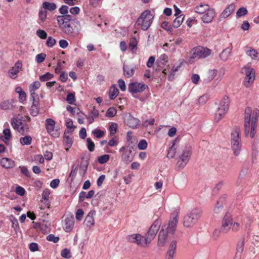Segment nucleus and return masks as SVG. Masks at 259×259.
I'll return each mask as SVG.
<instances>
[{
	"mask_svg": "<svg viewBox=\"0 0 259 259\" xmlns=\"http://www.w3.org/2000/svg\"><path fill=\"white\" fill-rule=\"evenodd\" d=\"M244 239H242L239 240L237 245V253H242L244 249Z\"/></svg>",
	"mask_w": 259,
	"mask_h": 259,
	"instance_id": "obj_42",
	"label": "nucleus"
},
{
	"mask_svg": "<svg viewBox=\"0 0 259 259\" xmlns=\"http://www.w3.org/2000/svg\"><path fill=\"white\" fill-rule=\"evenodd\" d=\"M119 93L118 90L115 85H112L109 90V96L111 100L115 99Z\"/></svg>",
	"mask_w": 259,
	"mask_h": 259,
	"instance_id": "obj_37",
	"label": "nucleus"
},
{
	"mask_svg": "<svg viewBox=\"0 0 259 259\" xmlns=\"http://www.w3.org/2000/svg\"><path fill=\"white\" fill-rule=\"evenodd\" d=\"M128 241L132 243H136L139 246L146 248L149 246V244L146 242V238L144 236L140 234H133L127 237Z\"/></svg>",
	"mask_w": 259,
	"mask_h": 259,
	"instance_id": "obj_11",
	"label": "nucleus"
},
{
	"mask_svg": "<svg viewBox=\"0 0 259 259\" xmlns=\"http://www.w3.org/2000/svg\"><path fill=\"white\" fill-rule=\"evenodd\" d=\"M47 239L49 241H53L54 243H57L59 240V237H56L53 234H50L47 237Z\"/></svg>",
	"mask_w": 259,
	"mask_h": 259,
	"instance_id": "obj_61",
	"label": "nucleus"
},
{
	"mask_svg": "<svg viewBox=\"0 0 259 259\" xmlns=\"http://www.w3.org/2000/svg\"><path fill=\"white\" fill-rule=\"evenodd\" d=\"M215 16V12L214 9L210 8L207 11L202 17V20L204 23H210Z\"/></svg>",
	"mask_w": 259,
	"mask_h": 259,
	"instance_id": "obj_19",
	"label": "nucleus"
},
{
	"mask_svg": "<svg viewBox=\"0 0 259 259\" xmlns=\"http://www.w3.org/2000/svg\"><path fill=\"white\" fill-rule=\"evenodd\" d=\"M240 228V224L237 222H232L231 229L233 232H237Z\"/></svg>",
	"mask_w": 259,
	"mask_h": 259,
	"instance_id": "obj_63",
	"label": "nucleus"
},
{
	"mask_svg": "<svg viewBox=\"0 0 259 259\" xmlns=\"http://www.w3.org/2000/svg\"><path fill=\"white\" fill-rule=\"evenodd\" d=\"M61 256L66 258H69L71 257L70 250L67 248L63 249L61 252Z\"/></svg>",
	"mask_w": 259,
	"mask_h": 259,
	"instance_id": "obj_51",
	"label": "nucleus"
},
{
	"mask_svg": "<svg viewBox=\"0 0 259 259\" xmlns=\"http://www.w3.org/2000/svg\"><path fill=\"white\" fill-rule=\"evenodd\" d=\"M66 101L70 104H73L75 102V95L73 93H69L66 97Z\"/></svg>",
	"mask_w": 259,
	"mask_h": 259,
	"instance_id": "obj_54",
	"label": "nucleus"
},
{
	"mask_svg": "<svg viewBox=\"0 0 259 259\" xmlns=\"http://www.w3.org/2000/svg\"><path fill=\"white\" fill-rule=\"evenodd\" d=\"M88 162L87 161H84V160L81 161V164H80V165L79 167V175L81 177H83L85 175L87 169V168H88Z\"/></svg>",
	"mask_w": 259,
	"mask_h": 259,
	"instance_id": "obj_34",
	"label": "nucleus"
},
{
	"mask_svg": "<svg viewBox=\"0 0 259 259\" xmlns=\"http://www.w3.org/2000/svg\"><path fill=\"white\" fill-rule=\"evenodd\" d=\"M46 128L47 131L52 136L57 137L59 135V132L58 131H54L55 121L51 118H48L46 120Z\"/></svg>",
	"mask_w": 259,
	"mask_h": 259,
	"instance_id": "obj_14",
	"label": "nucleus"
},
{
	"mask_svg": "<svg viewBox=\"0 0 259 259\" xmlns=\"http://www.w3.org/2000/svg\"><path fill=\"white\" fill-rule=\"evenodd\" d=\"M177 141V139L173 141L172 142V145L169 148L167 154V157L169 158H174L175 156L176 153V148L175 147V142Z\"/></svg>",
	"mask_w": 259,
	"mask_h": 259,
	"instance_id": "obj_36",
	"label": "nucleus"
},
{
	"mask_svg": "<svg viewBox=\"0 0 259 259\" xmlns=\"http://www.w3.org/2000/svg\"><path fill=\"white\" fill-rule=\"evenodd\" d=\"M184 18V16L183 15H180L179 16L177 17L174 20L172 24V26L174 28H178L182 24L183 22V20Z\"/></svg>",
	"mask_w": 259,
	"mask_h": 259,
	"instance_id": "obj_39",
	"label": "nucleus"
},
{
	"mask_svg": "<svg viewBox=\"0 0 259 259\" xmlns=\"http://www.w3.org/2000/svg\"><path fill=\"white\" fill-rule=\"evenodd\" d=\"M42 7L45 10L52 11L57 8L56 5L53 3L44 2L42 4Z\"/></svg>",
	"mask_w": 259,
	"mask_h": 259,
	"instance_id": "obj_38",
	"label": "nucleus"
},
{
	"mask_svg": "<svg viewBox=\"0 0 259 259\" xmlns=\"http://www.w3.org/2000/svg\"><path fill=\"white\" fill-rule=\"evenodd\" d=\"M109 159V155L105 154L98 158V162L100 164H104L107 162Z\"/></svg>",
	"mask_w": 259,
	"mask_h": 259,
	"instance_id": "obj_52",
	"label": "nucleus"
},
{
	"mask_svg": "<svg viewBox=\"0 0 259 259\" xmlns=\"http://www.w3.org/2000/svg\"><path fill=\"white\" fill-rule=\"evenodd\" d=\"M66 125L67 127V130H66L67 133L71 134L74 130L73 121L71 119L67 120L66 121Z\"/></svg>",
	"mask_w": 259,
	"mask_h": 259,
	"instance_id": "obj_44",
	"label": "nucleus"
},
{
	"mask_svg": "<svg viewBox=\"0 0 259 259\" xmlns=\"http://www.w3.org/2000/svg\"><path fill=\"white\" fill-rule=\"evenodd\" d=\"M247 10L244 8L242 7L239 8L236 12V16L238 17H241L247 14Z\"/></svg>",
	"mask_w": 259,
	"mask_h": 259,
	"instance_id": "obj_47",
	"label": "nucleus"
},
{
	"mask_svg": "<svg viewBox=\"0 0 259 259\" xmlns=\"http://www.w3.org/2000/svg\"><path fill=\"white\" fill-rule=\"evenodd\" d=\"M202 214V210L195 208L188 212L183 218V226L186 228L192 227L197 222Z\"/></svg>",
	"mask_w": 259,
	"mask_h": 259,
	"instance_id": "obj_3",
	"label": "nucleus"
},
{
	"mask_svg": "<svg viewBox=\"0 0 259 259\" xmlns=\"http://www.w3.org/2000/svg\"><path fill=\"white\" fill-rule=\"evenodd\" d=\"M140 120L132 115H129L127 118V125L132 128H137L140 124Z\"/></svg>",
	"mask_w": 259,
	"mask_h": 259,
	"instance_id": "obj_23",
	"label": "nucleus"
},
{
	"mask_svg": "<svg viewBox=\"0 0 259 259\" xmlns=\"http://www.w3.org/2000/svg\"><path fill=\"white\" fill-rule=\"evenodd\" d=\"M117 112L116 109L114 107H111L108 109L106 113V116L108 117H114Z\"/></svg>",
	"mask_w": 259,
	"mask_h": 259,
	"instance_id": "obj_45",
	"label": "nucleus"
},
{
	"mask_svg": "<svg viewBox=\"0 0 259 259\" xmlns=\"http://www.w3.org/2000/svg\"><path fill=\"white\" fill-rule=\"evenodd\" d=\"M22 67V63L20 61L16 62L14 66L9 70V76L12 79H15L17 77V74L20 70H21Z\"/></svg>",
	"mask_w": 259,
	"mask_h": 259,
	"instance_id": "obj_15",
	"label": "nucleus"
},
{
	"mask_svg": "<svg viewBox=\"0 0 259 259\" xmlns=\"http://www.w3.org/2000/svg\"><path fill=\"white\" fill-rule=\"evenodd\" d=\"M28 125L24 120L22 121V124L20 125L19 129V130H18V131L19 133H21L22 134H24V133L28 131Z\"/></svg>",
	"mask_w": 259,
	"mask_h": 259,
	"instance_id": "obj_41",
	"label": "nucleus"
},
{
	"mask_svg": "<svg viewBox=\"0 0 259 259\" xmlns=\"http://www.w3.org/2000/svg\"><path fill=\"white\" fill-rule=\"evenodd\" d=\"M147 88L148 86L143 83L135 82L128 84V90L132 94H137L143 92Z\"/></svg>",
	"mask_w": 259,
	"mask_h": 259,
	"instance_id": "obj_13",
	"label": "nucleus"
},
{
	"mask_svg": "<svg viewBox=\"0 0 259 259\" xmlns=\"http://www.w3.org/2000/svg\"><path fill=\"white\" fill-rule=\"evenodd\" d=\"M168 62V57L165 54H162L157 60L158 65L159 67H162L166 65Z\"/></svg>",
	"mask_w": 259,
	"mask_h": 259,
	"instance_id": "obj_33",
	"label": "nucleus"
},
{
	"mask_svg": "<svg viewBox=\"0 0 259 259\" xmlns=\"http://www.w3.org/2000/svg\"><path fill=\"white\" fill-rule=\"evenodd\" d=\"M123 70L124 72V76L126 77L129 78L132 77L135 72V67H130L128 65H123Z\"/></svg>",
	"mask_w": 259,
	"mask_h": 259,
	"instance_id": "obj_28",
	"label": "nucleus"
},
{
	"mask_svg": "<svg viewBox=\"0 0 259 259\" xmlns=\"http://www.w3.org/2000/svg\"><path fill=\"white\" fill-rule=\"evenodd\" d=\"M178 222V217L177 215L170 218L168 226L164 227V229H166L169 233L174 234L176 230L177 224Z\"/></svg>",
	"mask_w": 259,
	"mask_h": 259,
	"instance_id": "obj_18",
	"label": "nucleus"
},
{
	"mask_svg": "<svg viewBox=\"0 0 259 259\" xmlns=\"http://www.w3.org/2000/svg\"><path fill=\"white\" fill-rule=\"evenodd\" d=\"M148 146L147 142L145 140H141L138 145V147L140 150H145L147 148Z\"/></svg>",
	"mask_w": 259,
	"mask_h": 259,
	"instance_id": "obj_57",
	"label": "nucleus"
},
{
	"mask_svg": "<svg viewBox=\"0 0 259 259\" xmlns=\"http://www.w3.org/2000/svg\"><path fill=\"white\" fill-rule=\"evenodd\" d=\"M161 224V222L160 220L157 219L155 221L154 223L151 225L147 233L144 236L145 238H146V242L148 243L149 245L154 239L156 235L159 230Z\"/></svg>",
	"mask_w": 259,
	"mask_h": 259,
	"instance_id": "obj_8",
	"label": "nucleus"
},
{
	"mask_svg": "<svg viewBox=\"0 0 259 259\" xmlns=\"http://www.w3.org/2000/svg\"><path fill=\"white\" fill-rule=\"evenodd\" d=\"M231 51L232 49L229 47L224 49L220 55L221 59L224 61H226L230 57Z\"/></svg>",
	"mask_w": 259,
	"mask_h": 259,
	"instance_id": "obj_30",
	"label": "nucleus"
},
{
	"mask_svg": "<svg viewBox=\"0 0 259 259\" xmlns=\"http://www.w3.org/2000/svg\"><path fill=\"white\" fill-rule=\"evenodd\" d=\"M84 214V212L81 209H78L76 212V219L78 221L82 220Z\"/></svg>",
	"mask_w": 259,
	"mask_h": 259,
	"instance_id": "obj_62",
	"label": "nucleus"
},
{
	"mask_svg": "<svg viewBox=\"0 0 259 259\" xmlns=\"http://www.w3.org/2000/svg\"><path fill=\"white\" fill-rule=\"evenodd\" d=\"M46 58V54L45 53H40L36 56V61L38 63H41L44 61Z\"/></svg>",
	"mask_w": 259,
	"mask_h": 259,
	"instance_id": "obj_53",
	"label": "nucleus"
},
{
	"mask_svg": "<svg viewBox=\"0 0 259 259\" xmlns=\"http://www.w3.org/2000/svg\"><path fill=\"white\" fill-rule=\"evenodd\" d=\"M40 86V83L39 81H36L31 83L29 85V91H34L38 89Z\"/></svg>",
	"mask_w": 259,
	"mask_h": 259,
	"instance_id": "obj_56",
	"label": "nucleus"
},
{
	"mask_svg": "<svg viewBox=\"0 0 259 259\" xmlns=\"http://www.w3.org/2000/svg\"><path fill=\"white\" fill-rule=\"evenodd\" d=\"M191 154L192 148L190 146L185 147L177 161V166L178 168L182 169L184 168L188 162Z\"/></svg>",
	"mask_w": 259,
	"mask_h": 259,
	"instance_id": "obj_9",
	"label": "nucleus"
},
{
	"mask_svg": "<svg viewBox=\"0 0 259 259\" xmlns=\"http://www.w3.org/2000/svg\"><path fill=\"white\" fill-rule=\"evenodd\" d=\"M217 70L212 69L208 70L203 76V81L206 83L211 81L216 76Z\"/></svg>",
	"mask_w": 259,
	"mask_h": 259,
	"instance_id": "obj_22",
	"label": "nucleus"
},
{
	"mask_svg": "<svg viewBox=\"0 0 259 259\" xmlns=\"http://www.w3.org/2000/svg\"><path fill=\"white\" fill-rule=\"evenodd\" d=\"M209 9V6L207 4H201L195 7L194 11L197 13L202 14L205 13Z\"/></svg>",
	"mask_w": 259,
	"mask_h": 259,
	"instance_id": "obj_27",
	"label": "nucleus"
},
{
	"mask_svg": "<svg viewBox=\"0 0 259 259\" xmlns=\"http://www.w3.org/2000/svg\"><path fill=\"white\" fill-rule=\"evenodd\" d=\"M74 218L72 217H68L65 219L63 226L64 229L67 232H70L74 226Z\"/></svg>",
	"mask_w": 259,
	"mask_h": 259,
	"instance_id": "obj_21",
	"label": "nucleus"
},
{
	"mask_svg": "<svg viewBox=\"0 0 259 259\" xmlns=\"http://www.w3.org/2000/svg\"><path fill=\"white\" fill-rule=\"evenodd\" d=\"M87 146L89 150L91 152H92L95 149V144L94 142L92 141L91 139L88 138L87 139Z\"/></svg>",
	"mask_w": 259,
	"mask_h": 259,
	"instance_id": "obj_55",
	"label": "nucleus"
},
{
	"mask_svg": "<svg viewBox=\"0 0 259 259\" xmlns=\"http://www.w3.org/2000/svg\"><path fill=\"white\" fill-rule=\"evenodd\" d=\"M245 52L247 55L250 56L252 59H257L258 53L255 50L249 47H247L245 50Z\"/></svg>",
	"mask_w": 259,
	"mask_h": 259,
	"instance_id": "obj_35",
	"label": "nucleus"
},
{
	"mask_svg": "<svg viewBox=\"0 0 259 259\" xmlns=\"http://www.w3.org/2000/svg\"><path fill=\"white\" fill-rule=\"evenodd\" d=\"M0 162L2 166L6 168H10L14 166V161L8 158H3Z\"/></svg>",
	"mask_w": 259,
	"mask_h": 259,
	"instance_id": "obj_25",
	"label": "nucleus"
},
{
	"mask_svg": "<svg viewBox=\"0 0 259 259\" xmlns=\"http://www.w3.org/2000/svg\"><path fill=\"white\" fill-rule=\"evenodd\" d=\"M258 117V110L255 109L252 114V109L250 107H247L244 113V128L245 134L247 136L250 134L251 138L254 137L255 134V128Z\"/></svg>",
	"mask_w": 259,
	"mask_h": 259,
	"instance_id": "obj_1",
	"label": "nucleus"
},
{
	"mask_svg": "<svg viewBox=\"0 0 259 259\" xmlns=\"http://www.w3.org/2000/svg\"><path fill=\"white\" fill-rule=\"evenodd\" d=\"M36 34L41 39H46L47 37V33L43 30H37L36 31Z\"/></svg>",
	"mask_w": 259,
	"mask_h": 259,
	"instance_id": "obj_59",
	"label": "nucleus"
},
{
	"mask_svg": "<svg viewBox=\"0 0 259 259\" xmlns=\"http://www.w3.org/2000/svg\"><path fill=\"white\" fill-rule=\"evenodd\" d=\"M4 135V138L6 140H9L12 137L10 129L7 128L3 130V132Z\"/></svg>",
	"mask_w": 259,
	"mask_h": 259,
	"instance_id": "obj_58",
	"label": "nucleus"
},
{
	"mask_svg": "<svg viewBox=\"0 0 259 259\" xmlns=\"http://www.w3.org/2000/svg\"><path fill=\"white\" fill-rule=\"evenodd\" d=\"M211 52V50L207 48H205L201 46H198L194 48L191 52V56L190 57L189 61L190 62H193L194 59L205 58L210 55Z\"/></svg>",
	"mask_w": 259,
	"mask_h": 259,
	"instance_id": "obj_6",
	"label": "nucleus"
},
{
	"mask_svg": "<svg viewBox=\"0 0 259 259\" xmlns=\"http://www.w3.org/2000/svg\"><path fill=\"white\" fill-rule=\"evenodd\" d=\"M95 214V211H91L86 216L84 222L88 227H91L94 225L95 222L94 215Z\"/></svg>",
	"mask_w": 259,
	"mask_h": 259,
	"instance_id": "obj_26",
	"label": "nucleus"
},
{
	"mask_svg": "<svg viewBox=\"0 0 259 259\" xmlns=\"http://www.w3.org/2000/svg\"><path fill=\"white\" fill-rule=\"evenodd\" d=\"M53 75L49 72H47L46 74L42 75L39 76V79L41 81H46L52 78Z\"/></svg>",
	"mask_w": 259,
	"mask_h": 259,
	"instance_id": "obj_46",
	"label": "nucleus"
},
{
	"mask_svg": "<svg viewBox=\"0 0 259 259\" xmlns=\"http://www.w3.org/2000/svg\"><path fill=\"white\" fill-rule=\"evenodd\" d=\"M153 18L150 10H145L138 18L136 24L140 26L143 30H147L151 26Z\"/></svg>",
	"mask_w": 259,
	"mask_h": 259,
	"instance_id": "obj_5",
	"label": "nucleus"
},
{
	"mask_svg": "<svg viewBox=\"0 0 259 259\" xmlns=\"http://www.w3.org/2000/svg\"><path fill=\"white\" fill-rule=\"evenodd\" d=\"M240 129L238 127H235L231 133V148L233 151L234 154L238 156L241 149V144L240 143L241 138L240 137Z\"/></svg>",
	"mask_w": 259,
	"mask_h": 259,
	"instance_id": "obj_4",
	"label": "nucleus"
},
{
	"mask_svg": "<svg viewBox=\"0 0 259 259\" xmlns=\"http://www.w3.org/2000/svg\"><path fill=\"white\" fill-rule=\"evenodd\" d=\"M119 152H122L121 159L124 162L127 163L132 160V158L131 157V150H126V147L123 146L119 149Z\"/></svg>",
	"mask_w": 259,
	"mask_h": 259,
	"instance_id": "obj_20",
	"label": "nucleus"
},
{
	"mask_svg": "<svg viewBox=\"0 0 259 259\" xmlns=\"http://www.w3.org/2000/svg\"><path fill=\"white\" fill-rule=\"evenodd\" d=\"M32 138L30 136H26L20 139V142L23 145H29L31 144Z\"/></svg>",
	"mask_w": 259,
	"mask_h": 259,
	"instance_id": "obj_40",
	"label": "nucleus"
},
{
	"mask_svg": "<svg viewBox=\"0 0 259 259\" xmlns=\"http://www.w3.org/2000/svg\"><path fill=\"white\" fill-rule=\"evenodd\" d=\"M137 40L135 37L132 36L130 40L129 47L132 50L137 48Z\"/></svg>",
	"mask_w": 259,
	"mask_h": 259,
	"instance_id": "obj_50",
	"label": "nucleus"
},
{
	"mask_svg": "<svg viewBox=\"0 0 259 259\" xmlns=\"http://www.w3.org/2000/svg\"><path fill=\"white\" fill-rule=\"evenodd\" d=\"M39 104V102H36V101L32 102V105L30 108V114L32 116H36L38 115L39 113V110L38 108Z\"/></svg>",
	"mask_w": 259,
	"mask_h": 259,
	"instance_id": "obj_32",
	"label": "nucleus"
},
{
	"mask_svg": "<svg viewBox=\"0 0 259 259\" xmlns=\"http://www.w3.org/2000/svg\"><path fill=\"white\" fill-rule=\"evenodd\" d=\"M235 6L234 4L229 5L220 15V19H225L229 17L234 11Z\"/></svg>",
	"mask_w": 259,
	"mask_h": 259,
	"instance_id": "obj_24",
	"label": "nucleus"
},
{
	"mask_svg": "<svg viewBox=\"0 0 259 259\" xmlns=\"http://www.w3.org/2000/svg\"><path fill=\"white\" fill-rule=\"evenodd\" d=\"M23 120L22 119L17 117H13L11 119V124L14 129L19 130Z\"/></svg>",
	"mask_w": 259,
	"mask_h": 259,
	"instance_id": "obj_31",
	"label": "nucleus"
},
{
	"mask_svg": "<svg viewBox=\"0 0 259 259\" xmlns=\"http://www.w3.org/2000/svg\"><path fill=\"white\" fill-rule=\"evenodd\" d=\"M56 40L51 36H49L46 41V45L49 47H52L56 44Z\"/></svg>",
	"mask_w": 259,
	"mask_h": 259,
	"instance_id": "obj_60",
	"label": "nucleus"
},
{
	"mask_svg": "<svg viewBox=\"0 0 259 259\" xmlns=\"http://www.w3.org/2000/svg\"><path fill=\"white\" fill-rule=\"evenodd\" d=\"M165 226H162L161 229L160 230L158 234V239L157 245L158 246H163L167 239V233L164 230Z\"/></svg>",
	"mask_w": 259,
	"mask_h": 259,
	"instance_id": "obj_17",
	"label": "nucleus"
},
{
	"mask_svg": "<svg viewBox=\"0 0 259 259\" xmlns=\"http://www.w3.org/2000/svg\"><path fill=\"white\" fill-rule=\"evenodd\" d=\"M67 134L69 133H67V131H65L64 132L63 140L64 146L66 147L65 149L67 151H68L69 150V148L71 147L73 143L72 139L69 137V135H67Z\"/></svg>",
	"mask_w": 259,
	"mask_h": 259,
	"instance_id": "obj_29",
	"label": "nucleus"
},
{
	"mask_svg": "<svg viewBox=\"0 0 259 259\" xmlns=\"http://www.w3.org/2000/svg\"><path fill=\"white\" fill-rule=\"evenodd\" d=\"M242 72L245 75L244 84L248 88L250 86L255 79V71L249 65H246L242 68Z\"/></svg>",
	"mask_w": 259,
	"mask_h": 259,
	"instance_id": "obj_10",
	"label": "nucleus"
},
{
	"mask_svg": "<svg viewBox=\"0 0 259 259\" xmlns=\"http://www.w3.org/2000/svg\"><path fill=\"white\" fill-rule=\"evenodd\" d=\"M177 242L176 240H172L170 242L168 249L167 251L165 259H174V254L176 253Z\"/></svg>",
	"mask_w": 259,
	"mask_h": 259,
	"instance_id": "obj_16",
	"label": "nucleus"
},
{
	"mask_svg": "<svg viewBox=\"0 0 259 259\" xmlns=\"http://www.w3.org/2000/svg\"><path fill=\"white\" fill-rule=\"evenodd\" d=\"M229 99L228 97L224 96L220 102L215 114V120L219 122L226 114L229 109Z\"/></svg>",
	"mask_w": 259,
	"mask_h": 259,
	"instance_id": "obj_7",
	"label": "nucleus"
},
{
	"mask_svg": "<svg viewBox=\"0 0 259 259\" xmlns=\"http://www.w3.org/2000/svg\"><path fill=\"white\" fill-rule=\"evenodd\" d=\"M59 28L66 34L71 35L74 32L75 24H79V21L71 15H60L57 17Z\"/></svg>",
	"mask_w": 259,
	"mask_h": 259,
	"instance_id": "obj_2",
	"label": "nucleus"
},
{
	"mask_svg": "<svg viewBox=\"0 0 259 259\" xmlns=\"http://www.w3.org/2000/svg\"><path fill=\"white\" fill-rule=\"evenodd\" d=\"M209 96L208 94H204L198 99V103L200 104H204L208 100Z\"/></svg>",
	"mask_w": 259,
	"mask_h": 259,
	"instance_id": "obj_49",
	"label": "nucleus"
},
{
	"mask_svg": "<svg viewBox=\"0 0 259 259\" xmlns=\"http://www.w3.org/2000/svg\"><path fill=\"white\" fill-rule=\"evenodd\" d=\"M92 134L97 138H101L104 136V132L100 129H97L92 131Z\"/></svg>",
	"mask_w": 259,
	"mask_h": 259,
	"instance_id": "obj_48",
	"label": "nucleus"
},
{
	"mask_svg": "<svg viewBox=\"0 0 259 259\" xmlns=\"http://www.w3.org/2000/svg\"><path fill=\"white\" fill-rule=\"evenodd\" d=\"M47 12L45 10H40L39 12V18L42 21H44L47 17Z\"/></svg>",
	"mask_w": 259,
	"mask_h": 259,
	"instance_id": "obj_64",
	"label": "nucleus"
},
{
	"mask_svg": "<svg viewBox=\"0 0 259 259\" xmlns=\"http://www.w3.org/2000/svg\"><path fill=\"white\" fill-rule=\"evenodd\" d=\"M11 106V103L8 100L4 101L0 104V108L2 110H7L10 109Z\"/></svg>",
	"mask_w": 259,
	"mask_h": 259,
	"instance_id": "obj_43",
	"label": "nucleus"
},
{
	"mask_svg": "<svg viewBox=\"0 0 259 259\" xmlns=\"http://www.w3.org/2000/svg\"><path fill=\"white\" fill-rule=\"evenodd\" d=\"M233 221L232 216L231 213L229 212L226 213L222 222V232L225 233L228 232L231 229Z\"/></svg>",
	"mask_w": 259,
	"mask_h": 259,
	"instance_id": "obj_12",
	"label": "nucleus"
}]
</instances>
